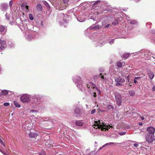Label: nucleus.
Returning <instances> with one entry per match:
<instances>
[{"instance_id":"obj_1","label":"nucleus","mask_w":155,"mask_h":155,"mask_svg":"<svg viewBox=\"0 0 155 155\" xmlns=\"http://www.w3.org/2000/svg\"><path fill=\"white\" fill-rule=\"evenodd\" d=\"M31 98L34 99L32 102L33 105H38L39 104L40 99L38 95L31 96L27 94H24L21 97L20 100L23 103H26L28 102Z\"/></svg>"},{"instance_id":"obj_2","label":"nucleus","mask_w":155,"mask_h":155,"mask_svg":"<svg viewBox=\"0 0 155 155\" xmlns=\"http://www.w3.org/2000/svg\"><path fill=\"white\" fill-rule=\"evenodd\" d=\"M104 71V69L103 68H100L99 71L101 72L100 74L95 75L94 77V78L95 80L99 79L101 81L104 83H106L107 80V78L105 76L106 74H102L101 73Z\"/></svg>"},{"instance_id":"obj_3","label":"nucleus","mask_w":155,"mask_h":155,"mask_svg":"<svg viewBox=\"0 0 155 155\" xmlns=\"http://www.w3.org/2000/svg\"><path fill=\"white\" fill-rule=\"evenodd\" d=\"M73 81L77 84V86L81 91H82L84 88L82 86L83 82L81 77L79 76H76L73 79Z\"/></svg>"},{"instance_id":"obj_4","label":"nucleus","mask_w":155,"mask_h":155,"mask_svg":"<svg viewBox=\"0 0 155 155\" xmlns=\"http://www.w3.org/2000/svg\"><path fill=\"white\" fill-rule=\"evenodd\" d=\"M93 126H94V128L101 129L102 130H106V124H105L102 121L98 120L95 121Z\"/></svg>"},{"instance_id":"obj_5","label":"nucleus","mask_w":155,"mask_h":155,"mask_svg":"<svg viewBox=\"0 0 155 155\" xmlns=\"http://www.w3.org/2000/svg\"><path fill=\"white\" fill-rule=\"evenodd\" d=\"M114 95L117 104L118 106H120L122 102L121 95L120 93L115 92L114 93Z\"/></svg>"},{"instance_id":"obj_6","label":"nucleus","mask_w":155,"mask_h":155,"mask_svg":"<svg viewBox=\"0 0 155 155\" xmlns=\"http://www.w3.org/2000/svg\"><path fill=\"white\" fill-rule=\"evenodd\" d=\"M116 85L117 86H121L125 82L124 79L122 78L120 76H118L115 78Z\"/></svg>"},{"instance_id":"obj_7","label":"nucleus","mask_w":155,"mask_h":155,"mask_svg":"<svg viewBox=\"0 0 155 155\" xmlns=\"http://www.w3.org/2000/svg\"><path fill=\"white\" fill-rule=\"evenodd\" d=\"M154 137V135L152 134H146L145 135L146 140L149 143H152L154 140L155 141Z\"/></svg>"},{"instance_id":"obj_8","label":"nucleus","mask_w":155,"mask_h":155,"mask_svg":"<svg viewBox=\"0 0 155 155\" xmlns=\"http://www.w3.org/2000/svg\"><path fill=\"white\" fill-rule=\"evenodd\" d=\"M83 112L82 109L76 107L74 110V114L77 117H79L82 115Z\"/></svg>"},{"instance_id":"obj_9","label":"nucleus","mask_w":155,"mask_h":155,"mask_svg":"<svg viewBox=\"0 0 155 155\" xmlns=\"http://www.w3.org/2000/svg\"><path fill=\"white\" fill-rule=\"evenodd\" d=\"M96 86L95 84L92 82H89L87 84V90L91 93V89L93 90L96 87Z\"/></svg>"},{"instance_id":"obj_10","label":"nucleus","mask_w":155,"mask_h":155,"mask_svg":"<svg viewBox=\"0 0 155 155\" xmlns=\"http://www.w3.org/2000/svg\"><path fill=\"white\" fill-rule=\"evenodd\" d=\"M93 91H94V92L93 93V96L95 97L96 96L97 94L100 95L101 94V91L96 86L93 90Z\"/></svg>"},{"instance_id":"obj_11","label":"nucleus","mask_w":155,"mask_h":155,"mask_svg":"<svg viewBox=\"0 0 155 155\" xmlns=\"http://www.w3.org/2000/svg\"><path fill=\"white\" fill-rule=\"evenodd\" d=\"M147 131L148 133L147 134H152L154 135V134L155 132V129L153 127H148L147 129Z\"/></svg>"},{"instance_id":"obj_12","label":"nucleus","mask_w":155,"mask_h":155,"mask_svg":"<svg viewBox=\"0 0 155 155\" xmlns=\"http://www.w3.org/2000/svg\"><path fill=\"white\" fill-rule=\"evenodd\" d=\"M65 3H62V4L59 5V6H57L56 7V9H58L60 10H63L65 9L67 7V5H65Z\"/></svg>"},{"instance_id":"obj_13","label":"nucleus","mask_w":155,"mask_h":155,"mask_svg":"<svg viewBox=\"0 0 155 155\" xmlns=\"http://www.w3.org/2000/svg\"><path fill=\"white\" fill-rule=\"evenodd\" d=\"M0 46H1L0 48L1 50H3L5 48H6V45L5 41L0 40Z\"/></svg>"},{"instance_id":"obj_14","label":"nucleus","mask_w":155,"mask_h":155,"mask_svg":"<svg viewBox=\"0 0 155 155\" xmlns=\"http://www.w3.org/2000/svg\"><path fill=\"white\" fill-rule=\"evenodd\" d=\"M75 124L77 126L81 127L83 126L84 123L82 120H76L74 122Z\"/></svg>"},{"instance_id":"obj_15","label":"nucleus","mask_w":155,"mask_h":155,"mask_svg":"<svg viewBox=\"0 0 155 155\" xmlns=\"http://www.w3.org/2000/svg\"><path fill=\"white\" fill-rule=\"evenodd\" d=\"M84 16V15H79L77 18V19L80 22H82L85 21Z\"/></svg>"},{"instance_id":"obj_16","label":"nucleus","mask_w":155,"mask_h":155,"mask_svg":"<svg viewBox=\"0 0 155 155\" xmlns=\"http://www.w3.org/2000/svg\"><path fill=\"white\" fill-rule=\"evenodd\" d=\"M8 8V6L6 4H2L1 5V8L3 11H5Z\"/></svg>"},{"instance_id":"obj_17","label":"nucleus","mask_w":155,"mask_h":155,"mask_svg":"<svg viewBox=\"0 0 155 155\" xmlns=\"http://www.w3.org/2000/svg\"><path fill=\"white\" fill-rule=\"evenodd\" d=\"M101 28V26L100 25H97L93 27H90L89 28V29L87 28V30L88 31L89 29H99Z\"/></svg>"},{"instance_id":"obj_18","label":"nucleus","mask_w":155,"mask_h":155,"mask_svg":"<svg viewBox=\"0 0 155 155\" xmlns=\"http://www.w3.org/2000/svg\"><path fill=\"white\" fill-rule=\"evenodd\" d=\"M5 28H6L4 26L2 25H0V33H2L4 34H5L6 31Z\"/></svg>"},{"instance_id":"obj_19","label":"nucleus","mask_w":155,"mask_h":155,"mask_svg":"<svg viewBox=\"0 0 155 155\" xmlns=\"http://www.w3.org/2000/svg\"><path fill=\"white\" fill-rule=\"evenodd\" d=\"M30 25H31L30 24H28L27 25H26L25 26V27L24 28H23L22 25H21L20 27V28L22 31H26L28 29H29V28H28V27Z\"/></svg>"},{"instance_id":"obj_20","label":"nucleus","mask_w":155,"mask_h":155,"mask_svg":"<svg viewBox=\"0 0 155 155\" xmlns=\"http://www.w3.org/2000/svg\"><path fill=\"white\" fill-rule=\"evenodd\" d=\"M141 78L140 77H135L134 80V83L135 84H137L138 82L140 81Z\"/></svg>"},{"instance_id":"obj_21","label":"nucleus","mask_w":155,"mask_h":155,"mask_svg":"<svg viewBox=\"0 0 155 155\" xmlns=\"http://www.w3.org/2000/svg\"><path fill=\"white\" fill-rule=\"evenodd\" d=\"M148 73L150 78L151 79H152L154 77V74L151 71H149Z\"/></svg>"},{"instance_id":"obj_22","label":"nucleus","mask_w":155,"mask_h":155,"mask_svg":"<svg viewBox=\"0 0 155 155\" xmlns=\"http://www.w3.org/2000/svg\"><path fill=\"white\" fill-rule=\"evenodd\" d=\"M38 135V134L37 133H33V132H30V133L29 134V136L31 138H34Z\"/></svg>"},{"instance_id":"obj_23","label":"nucleus","mask_w":155,"mask_h":155,"mask_svg":"<svg viewBox=\"0 0 155 155\" xmlns=\"http://www.w3.org/2000/svg\"><path fill=\"white\" fill-rule=\"evenodd\" d=\"M28 122V121H26L25 122V124H26L25 125L26 127H25V129H28V130H30L31 128L30 126L31 125V124L29 123H28V124H27V123Z\"/></svg>"},{"instance_id":"obj_24","label":"nucleus","mask_w":155,"mask_h":155,"mask_svg":"<svg viewBox=\"0 0 155 155\" xmlns=\"http://www.w3.org/2000/svg\"><path fill=\"white\" fill-rule=\"evenodd\" d=\"M36 8L38 10L41 11L42 10V7L40 4H38L36 6Z\"/></svg>"},{"instance_id":"obj_25","label":"nucleus","mask_w":155,"mask_h":155,"mask_svg":"<svg viewBox=\"0 0 155 155\" xmlns=\"http://www.w3.org/2000/svg\"><path fill=\"white\" fill-rule=\"evenodd\" d=\"M129 53H125L122 55V57L123 58H127L129 56Z\"/></svg>"},{"instance_id":"obj_26","label":"nucleus","mask_w":155,"mask_h":155,"mask_svg":"<svg viewBox=\"0 0 155 155\" xmlns=\"http://www.w3.org/2000/svg\"><path fill=\"white\" fill-rule=\"evenodd\" d=\"M43 4L48 8V9H50V6L47 2L46 1H44L43 2Z\"/></svg>"},{"instance_id":"obj_27","label":"nucleus","mask_w":155,"mask_h":155,"mask_svg":"<svg viewBox=\"0 0 155 155\" xmlns=\"http://www.w3.org/2000/svg\"><path fill=\"white\" fill-rule=\"evenodd\" d=\"M8 93V91L7 90H3L2 91V94L4 95H7Z\"/></svg>"},{"instance_id":"obj_28","label":"nucleus","mask_w":155,"mask_h":155,"mask_svg":"<svg viewBox=\"0 0 155 155\" xmlns=\"http://www.w3.org/2000/svg\"><path fill=\"white\" fill-rule=\"evenodd\" d=\"M107 107L108 109L110 111L112 110L114 108V107L113 106L110 104L108 105L107 106Z\"/></svg>"},{"instance_id":"obj_29","label":"nucleus","mask_w":155,"mask_h":155,"mask_svg":"<svg viewBox=\"0 0 155 155\" xmlns=\"http://www.w3.org/2000/svg\"><path fill=\"white\" fill-rule=\"evenodd\" d=\"M130 25H129V26H131L132 27V26L131 25H135L137 23V22L134 20H131L130 21Z\"/></svg>"},{"instance_id":"obj_30","label":"nucleus","mask_w":155,"mask_h":155,"mask_svg":"<svg viewBox=\"0 0 155 155\" xmlns=\"http://www.w3.org/2000/svg\"><path fill=\"white\" fill-rule=\"evenodd\" d=\"M14 104L15 105V106L16 107H18V108H19V107H21L20 105L17 101H14Z\"/></svg>"},{"instance_id":"obj_31","label":"nucleus","mask_w":155,"mask_h":155,"mask_svg":"<svg viewBox=\"0 0 155 155\" xmlns=\"http://www.w3.org/2000/svg\"><path fill=\"white\" fill-rule=\"evenodd\" d=\"M6 19L8 20H9L10 17V15L9 14L6 13L5 15Z\"/></svg>"},{"instance_id":"obj_32","label":"nucleus","mask_w":155,"mask_h":155,"mask_svg":"<svg viewBox=\"0 0 155 155\" xmlns=\"http://www.w3.org/2000/svg\"><path fill=\"white\" fill-rule=\"evenodd\" d=\"M129 94L131 96H133L135 94V92L134 91H130L129 92Z\"/></svg>"},{"instance_id":"obj_33","label":"nucleus","mask_w":155,"mask_h":155,"mask_svg":"<svg viewBox=\"0 0 155 155\" xmlns=\"http://www.w3.org/2000/svg\"><path fill=\"white\" fill-rule=\"evenodd\" d=\"M27 39L28 41H30L32 40L33 38V37L31 35H27Z\"/></svg>"},{"instance_id":"obj_34","label":"nucleus","mask_w":155,"mask_h":155,"mask_svg":"<svg viewBox=\"0 0 155 155\" xmlns=\"http://www.w3.org/2000/svg\"><path fill=\"white\" fill-rule=\"evenodd\" d=\"M117 65L118 67H121L122 66V64L121 63V62L120 61H119L117 63Z\"/></svg>"},{"instance_id":"obj_35","label":"nucleus","mask_w":155,"mask_h":155,"mask_svg":"<svg viewBox=\"0 0 155 155\" xmlns=\"http://www.w3.org/2000/svg\"><path fill=\"white\" fill-rule=\"evenodd\" d=\"M29 18L30 19L31 21L33 20V19H34L33 16V15H32V14H29Z\"/></svg>"},{"instance_id":"obj_36","label":"nucleus","mask_w":155,"mask_h":155,"mask_svg":"<svg viewBox=\"0 0 155 155\" xmlns=\"http://www.w3.org/2000/svg\"><path fill=\"white\" fill-rule=\"evenodd\" d=\"M126 133V132L124 131L119 132L118 134L122 136L125 135Z\"/></svg>"},{"instance_id":"obj_37","label":"nucleus","mask_w":155,"mask_h":155,"mask_svg":"<svg viewBox=\"0 0 155 155\" xmlns=\"http://www.w3.org/2000/svg\"><path fill=\"white\" fill-rule=\"evenodd\" d=\"M101 41H100V42H99V43H98V44L97 45V46H99V47H101L102 46V44H103V42H101Z\"/></svg>"},{"instance_id":"obj_38","label":"nucleus","mask_w":155,"mask_h":155,"mask_svg":"<svg viewBox=\"0 0 155 155\" xmlns=\"http://www.w3.org/2000/svg\"><path fill=\"white\" fill-rule=\"evenodd\" d=\"M114 39H112L109 42V43H110V44L112 45L114 43Z\"/></svg>"},{"instance_id":"obj_39","label":"nucleus","mask_w":155,"mask_h":155,"mask_svg":"<svg viewBox=\"0 0 155 155\" xmlns=\"http://www.w3.org/2000/svg\"><path fill=\"white\" fill-rule=\"evenodd\" d=\"M100 2H101V1L100 0H98V1H97L95 2L93 4L92 6H94L95 5H96L97 3H100Z\"/></svg>"},{"instance_id":"obj_40","label":"nucleus","mask_w":155,"mask_h":155,"mask_svg":"<svg viewBox=\"0 0 155 155\" xmlns=\"http://www.w3.org/2000/svg\"><path fill=\"white\" fill-rule=\"evenodd\" d=\"M96 109H93L91 111V114H94L96 112Z\"/></svg>"},{"instance_id":"obj_41","label":"nucleus","mask_w":155,"mask_h":155,"mask_svg":"<svg viewBox=\"0 0 155 155\" xmlns=\"http://www.w3.org/2000/svg\"><path fill=\"white\" fill-rule=\"evenodd\" d=\"M30 112L32 113H37L38 112V111L36 110H32L30 111Z\"/></svg>"},{"instance_id":"obj_42","label":"nucleus","mask_w":155,"mask_h":155,"mask_svg":"<svg viewBox=\"0 0 155 155\" xmlns=\"http://www.w3.org/2000/svg\"><path fill=\"white\" fill-rule=\"evenodd\" d=\"M9 104L8 102H5L4 103L3 105L5 106H7L9 105Z\"/></svg>"},{"instance_id":"obj_43","label":"nucleus","mask_w":155,"mask_h":155,"mask_svg":"<svg viewBox=\"0 0 155 155\" xmlns=\"http://www.w3.org/2000/svg\"><path fill=\"white\" fill-rule=\"evenodd\" d=\"M118 23V22L116 20L115 22H113L112 23V24L114 25H116Z\"/></svg>"},{"instance_id":"obj_44","label":"nucleus","mask_w":155,"mask_h":155,"mask_svg":"<svg viewBox=\"0 0 155 155\" xmlns=\"http://www.w3.org/2000/svg\"><path fill=\"white\" fill-rule=\"evenodd\" d=\"M0 142L1 143L2 145H3L4 146H5V144L4 143L3 141L0 138Z\"/></svg>"},{"instance_id":"obj_45","label":"nucleus","mask_w":155,"mask_h":155,"mask_svg":"<svg viewBox=\"0 0 155 155\" xmlns=\"http://www.w3.org/2000/svg\"><path fill=\"white\" fill-rule=\"evenodd\" d=\"M110 145V143H106L102 147H104L107 146H108V145Z\"/></svg>"},{"instance_id":"obj_46","label":"nucleus","mask_w":155,"mask_h":155,"mask_svg":"<svg viewBox=\"0 0 155 155\" xmlns=\"http://www.w3.org/2000/svg\"><path fill=\"white\" fill-rule=\"evenodd\" d=\"M13 4V1L12 0H11L9 2V6L10 7H11L12 5Z\"/></svg>"},{"instance_id":"obj_47","label":"nucleus","mask_w":155,"mask_h":155,"mask_svg":"<svg viewBox=\"0 0 155 155\" xmlns=\"http://www.w3.org/2000/svg\"><path fill=\"white\" fill-rule=\"evenodd\" d=\"M24 5V4H22V6H23ZM25 8L27 9H28V6L27 5H26V4H25Z\"/></svg>"},{"instance_id":"obj_48","label":"nucleus","mask_w":155,"mask_h":155,"mask_svg":"<svg viewBox=\"0 0 155 155\" xmlns=\"http://www.w3.org/2000/svg\"><path fill=\"white\" fill-rule=\"evenodd\" d=\"M133 145L134 147H137L138 146V144L137 143H134Z\"/></svg>"},{"instance_id":"obj_49","label":"nucleus","mask_w":155,"mask_h":155,"mask_svg":"<svg viewBox=\"0 0 155 155\" xmlns=\"http://www.w3.org/2000/svg\"><path fill=\"white\" fill-rule=\"evenodd\" d=\"M68 0H63L64 3H67L68 2Z\"/></svg>"},{"instance_id":"obj_50","label":"nucleus","mask_w":155,"mask_h":155,"mask_svg":"<svg viewBox=\"0 0 155 155\" xmlns=\"http://www.w3.org/2000/svg\"><path fill=\"white\" fill-rule=\"evenodd\" d=\"M127 79L128 81L129 82L130 80V76L129 75L127 76Z\"/></svg>"},{"instance_id":"obj_51","label":"nucleus","mask_w":155,"mask_h":155,"mask_svg":"<svg viewBox=\"0 0 155 155\" xmlns=\"http://www.w3.org/2000/svg\"><path fill=\"white\" fill-rule=\"evenodd\" d=\"M110 25V24H107L105 25V28H108Z\"/></svg>"},{"instance_id":"obj_52","label":"nucleus","mask_w":155,"mask_h":155,"mask_svg":"<svg viewBox=\"0 0 155 155\" xmlns=\"http://www.w3.org/2000/svg\"><path fill=\"white\" fill-rule=\"evenodd\" d=\"M110 145H113V144H119V143H113V142H110ZM120 143H119V144H120Z\"/></svg>"},{"instance_id":"obj_53","label":"nucleus","mask_w":155,"mask_h":155,"mask_svg":"<svg viewBox=\"0 0 155 155\" xmlns=\"http://www.w3.org/2000/svg\"><path fill=\"white\" fill-rule=\"evenodd\" d=\"M0 151L2 152L3 154H4V155H6V153H4V152H2V150L1 149H0Z\"/></svg>"},{"instance_id":"obj_54","label":"nucleus","mask_w":155,"mask_h":155,"mask_svg":"<svg viewBox=\"0 0 155 155\" xmlns=\"http://www.w3.org/2000/svg\"><path fill=\"white\" fill-rule=\"evenodd\" d=\"M0 151L2 152L3 154H4V155H6V153H4V152H2V150L1 149H0Z\"/></svg>"},{"instance_id":"obj_55","label":"nucleus","mask_w":155,"mask_h":155,"mask_svg":"<svg viewBox=\"0 0 155 155\" xmlns=\"http://www.w3.org/2000/svg\"><path fill=\"white\" fill-rule=\"evenodd\" d=\"M152 90H153V91H155V85L153 87V88H152Z\"/></svg>"},{"instance_id":"obj_56","label":"nucleus","mask_w":155,"mask_h":155,"mask_svg":"<svg viewBox=\"0 0 155 155\" xmlns=\"http://www.w3.org/2000/svg\"><path fill=\"white\" fill-rule=\"evenodd\" d=\"M40 155H46V154L44 152H43L41 153L40 154Z\"/></svg>"},{"instance_id":"obj_57","label":"nucleus","mask_w":155,"mask_h":155,"mask_svg":"<svg viewBox=\"0 0 155 155\" xmlns=\"http://www.w3.org/2000/svg\"><path fill=\"white\" fill-rule=\"evenodd\" d=\"M48 144H48V142H46L45 143V145H47ZM49 146H48V147H49V146H51V144H49Z\"/></svg>"},{"instance_id":"obj_58","label":"nucleus","mask_w":155,"mask_h":155,"mask_svg":"<svg viewBox=\"0 0 155 155\" xmlns=\"http://www.w3.org/2000/svg\"><path fill=\"white\" fill-rule=\"evenodd\" d=\"M91 19H93L94 21H95L96 20V18H92V17H91Z\"/></svg>"},{"instance_id":"obj_59","label":"nucleus","mask_w":155,"mask_h":155,"mask_svg":"<svg viewBox=\"0 0 155 155\" xmlns=\"http://www.w3.org/2000/svg\"><path fill=\"white\" fill-rule=\"evenodd\" d=\"M141 117L142 120H144V117Z\"/></svg>"},{"instance_id":"obj_60","label":"nucleus","mask_w":155,"mask_h":155,"mask_svg":"<svg viewBox=\"0 0 155 155\" xmlns=\"http://www.w3.org/2000/svg\"><path fill=\"white\" fill-rule=\"evenodd\" d=\"M152 33L153 34H155V30H153L152 31Z\"/></svg>"},{"instance_id":"obj_61","label":"nucleus","mask_w":155,"mask_h":155,"mask_svg":"<svg viewBox=\"0 0 155 155\" xmlns=\"http://www.w3.org/2000/svg\"><path fill=\"white\" fill-rule=\"evenodd\" d=\"M136 2H137L140 1V0H134Z\"/></svg>"},{"instance_id":"obj_62","label":"nucleus","mask_w":155,"mask_h":155,"mask_svg":"<svg viewBox=\"0 0 155 155\" xmlns=\"http://www.w3.org/2000/svg\"><path fill=\"white\" fill-rule=\"evenodd\" d=\"M64 23H66V22H67V21H66V20H64Z\"/></svg>"},{"instance_id":"obj_63","label":"nucleus","mask_w":155,"mask_h":155,"mask_svg":"<svg viewBox=\"0 0 155 155\" xmlns=\"http://www.w3.org/2000/svg\"><path fill=\"white\" fill-rule=\"evenodd\" d=\"M61 16H64V14L62 13V14H61Z\"/></svg>"},{"instance_id":"obj_64","label":"nucleus","mask_w":155,"mask_h":155,"mask_svg":"<svg viewBox=\"0 0 155 155\" xmlns=\"http://www.w3.org/2000/svg\"><path fill=\"white\" fill-rule=\"evenodd\" d=\"M139 124V125H141L142 124V123H140Z\"/></svg>"}]
</instances>
